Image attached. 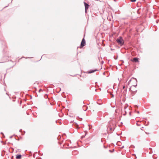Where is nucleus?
Returning a JSON list of instances; mask_svg holds the SVG:
<instances>
[{"label": "nucleus", "instance_id": "6e6552de", "mask_svg": "<svg viewBox=\"0 0 159 159\" xmlns=\"http://www.w3.org/2000/svg\"><path fill=\"white\" fill-rule=\"evenodd\" d=\"M21 155L20 154L17 155L16 156V158L17 159H20L21 157Z\"/></svg>", "mask_w": 159, "mask_h": 159}, {"label": "nucleus", "instance_id": "2eb2a0df", "mask_svg": "<svg viewBox=\"0 0 159 159\" xmlns=\"http://www.w3.org/2000/svg\"><path fill=\"white\" fill-rule=\"evenodd\" d=\"M125 87V86H123V89H124Z\"/></svg>", "mask_w": 159, "mask_h": 159}, {"label": "nucleus", "instance_id": "0eeeda50", "mask_svg": "<svg viewBox=\"0 0 159 159\" xmlns=\"http://www.w3.org/2000/svg\"><path fill=\"white\" fill-rule=\"evenodd\" d=\"M131 61L135 62H138V58L137 57H134L132 60H131Z\"/></svg>", "mask_w": 159, "mask_h": 159}, {"label": "nucleus", "instance_id": "9b49d317", "mask_svg": "<svg viewBox=\"0 0 159 159\" xmlns=\"http://www.w3.org/2000/svg\"><path fill=\"white\" fill-rule=\"evenodd\" d=\"M127 109H128V108L127 107H126L125 108V113L123 114L124 115H125L126 114V110Z\"/></svg>", "mask_w": 159, "mask_h": 159}, {"label": "nucleus", "instance_id": "6ab92c4d", "mask_svg": "<svg viewBox=\"0 0 159 159\" xmlns=\"http://www.w3.org/2000/svg\"><path fill=\"white\" fill-rule=\"evenodd\" d=\"M1 134H3V133L2 132V133H1Z\"/></svg>", "mask_w": 159, "mask_h": 159}, {"label": "nucleus", "instance_id": "aec40b11", "mask_svg": "<svg viewBox=\"0 0 159 159\" xmlns=\"http://www.w3.org/2000/svg\"><path fill=\"white\" fill-rule=\"evenodd\" d=\"M129 114H130V112H129Z\"/></svg>", "mask_w": 159, "mask_h": 159}, {"label": "nucleus", "instance_id": "dca6fc26", "mask_svg": "<svg viewBox=\"0 0 159 159\" xmlns=\"http://www.w3.org/2000/svg\"><path fill=\"white\" fill-rule=\"evenodd\" d=\"M137 112H138V113H139V111H138Z\"/></svg>", "mask_w": 159, "mask_h": 159}, {"label": "nucleus", "instance_id": "4468645a", "mask_svg": "<svg viewBox=\"0 0 159 159\" xmlns=\"http://www.w3.org/2000/svg\"><path fill=\"white\" fill-rule=\"evenodd\" d=\"M87 10H88V9H86V10L85 9V12L86 13H87Z\"/></svg>", "mask_w": 159, "mask_h": 159}, {"label": "nucleus", "instance_id": "ddd939ff", "mask_svg": "<svg viewBox=\"0 0 159 159\" xmlns=\"http://www.w3.org/2000/svg\"><path fill=\"white\" fill-rule=\"evenodd\" d=\"M41 91H42V90L40 89L39 90V92H40Z\"/></svg>", "mask_w": 159, "mask_h": 159}, {"label": "nucleus", "instance_id": "f257e3e1", "mask_svg": "<svg viewBox=\"0 0 159 159\" xmlns=\"http://www.w3.org/2000/svg\"><path fill=\"white\" fill-rule=\"evenodd\" d=\"M137 80L136 79L132 78L129 81L128 85H129L130 84H131L132 86L136 87L137 85Z\"/></svg>", "mask_w": 159, "mask_h": 159}, {"label": "nucleus", "instance_id": "f8f14e48", "mask_svg": "<svg viewBox=\"0 0 159 159\" xmlns=\"http://www.w3.org/2000/svg\"><path fill=\"white\" fill-rule=\"evenodd\" d=\"M130 1L132 2H134L136 1V0H130Z\"/></svg>", "mask_w": 159, "mask_h": 159}, {"label": "nucleus", "instance_id": "7ed1b4c3", "mask_svg": "<svg viewBox=\"0 0 159 159\" xmlns=\"http://www.w3.org/2000/svg\"><path fill=\"white\" fill-rule=\"evenodd\" d=\"M116 41L121 46H122L124 44V40L121 37H118L116 39Z\"/></svg>", "mask_w": 159, "mask_h": 159}, {"label": "nucleus", "instance_id": "a211bd4d", "mask_svg": "<svg viewBox=\"0 0 159 159\" xmlns=\"http://www.w3.org/2000/svg\"><path fill=\"white\" fill-rule=\"evenodd\" d=\"M124 147V146H123V147H122V148H123Z\"/></svg>", "mask_w": 159, "mask_h": 159}, {"label": "nucleus", "instance_id": "39448f33", "mask_svg": "<svg viewBox=\"0 0 159 159\" xmlns=\"http://www.w3.org/2000/svg\"><path fill=\"white\" fill-rule=\"evenodd\" d=\"M85 40L83 38L82 41V42H81V47H83V46H85Z\"/></svg>", "mask_w": 159, "mask_h": 159}, {"label": "nucleus", "instance_id": "f3484780", "mask_svg": "<svg viewBox=\"0 0 159 159\" xmlns=\"http://www.w3.org/2000/svg\"><path fill=\"white\" fill-rule=\"evenodd\" d=\"M109 151H110V152H111V150H109Z\"/></svg>", "mask_w": 159, "mask_h": 159}, {"label": "nucleus", "instance_id": "1a4fd4ad", "mask_svg": "<svg viewBox=\"0 0 159 159\" xmlns=\"http://www.w3.org/2000/svg\"><path fill=\"white\" fill-rule=\"evenodd\" d=\"M96 70H90L89 71V73H93V72L96 71Z\"/></svg>", "mask_w": 159, "mask_h": 159}, {"label": "nucleus", "instance_id": "f03ea898", "mask_svg": "<svg viewBox=\"0 0 159 159\" xmlns=\"http://www.w3.org/2000/svg\"><path fill=\"white\" fill-rule=\"evenodd\" d=\"M115 124L112 122H110L108 127V129L110 130V132H112L115 128Z\"/></svg>", "mask_w": 159, "mask_h": 159}, {"label": "nucleus", "instance_id": "423d86ee", "mask_svg": "<svg viewBox=\"0 0 159 159\" xmlns=\"http://www.w3.org/2000/svg\"><path fill=\"white\" fill-rule=\"evenodd\" d=\"M84 4L85 6V9H88L89 7V5L88 4L86 3L85 2H84Z\"/></svg>", "mask_w": 159, "mask_h": 159}, {"label": "nucleus", "instance_id": "9d476101", "mask_svg": "<svg viewBox=\"0 0 159 159\" xmlns=\"http://www.w3.org/2000/svg\"><path fill=\"white\" fill-rule=\"evenodd\" d=\"M136 124L138 126H140L141 125V123L140 122H137L136 123Z\"/></svg>", "mask_w": 159, "mask_h": 159}, {"label": "nucleus", "instance_id": "20e7f679", "mask_svg": "<svg viewBox=\"0 0 159 159\" xmlns=\"http://www.w3.org/2000/svg\"><path fill=\"white\" fill-rule=\"evenodd\" d=\"M142 128L143 129H142V130H144V131L145 133H146V134H149L147 132L148 131L147 130L148 129L147 126H146V125H145L144 127H142Z\"/></svg>", "mask_w": 159, "mask_h": 159}]
</instances>
